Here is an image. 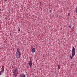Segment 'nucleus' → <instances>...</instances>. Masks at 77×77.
Returning a JSON list of instances; mask_svg holds the SVG:
<instances>
[{
    "label": "nucleus",
    "instance_id": "obj_1",
    "mask_svg": "<svg viewBox=\"0 0 77 77\" xmlns=\"http://www.w3.org/2000/svg\"><path fill=\"white\" fill-rule=\"evenodd\" d=\"M17 52H16V57L17 59H19L20 58V56H21V52H20V50L19 48H17Z\"/></svg>",
    "mask_w": 77,
    "mask_h": 77
},
{
    "label": "nucleus",
    "instance_id": "obj_2",
    "mask_svg": "<svg viewBox=\"0 0 77 77\" xmlns=\"http://www.w3.org/2000/svg\"><path fill=\"white\" fill-rule=\"evenodd\" d=\"M17 68H16L14 71L13 75L15 76L14 77H16L17 76V74H18V70H17Z\"/></svg>",
    "mask_w": 77,
    "mask_h": 77
},
{
    "label": "nucleus",
    "instance_id": "obj_3",
    "mask_svg": "<svg viewBox=\"0 0 77 77\" xmlns=\"http://www.w3.org/2000/svg\"><path fill=\"white\" fill-rule=\"evenodd\" d=\"M72 56H73V57H74V56H75V49H72Z\"/></svg>",
    "mask_w": 77,
    "mask_h": 77
},
{
    "label": "nucleus",
    "instance_id": "obj_4",
    "mask_svg": "<svg viewBox=\"0 0 77 77\" xmlns=\"http://www.w3.org/2000/svg\"><path fill=\"white\" fill-rule=\"evenodd\" d=\"M32 64H33V63H32V60H30L29 64V65L30 68L32 67Z\"/></svg>",
    "mask_w": 77,
    "mask_h": 77
},
{
    "label": "nucleus",
    "instance_id": "obj_5",
    "mask_svg": "<svg viewBox=\"0 0 77 77\" xmlns=\"http://www.w3.org/2000/svg\"><path fill=\"white\" fill-rule=\"evenodd\" d=\"M20 77H25V75L23 73H22L20 75Z\"/></svg>",
    "mask_w": 77,
    "mask_h": 77
},
{
    "label": "nucleus",
    "instance_id": "obj_6",
    "mask_svg": "<svg viewBox=\"0 0 77 77\" xmlns=\"http://www.w3.org/2000/svg\"><path fill=\"white\" fill-rule=\"evenodd\" d=\"M32 51L33 53H34V52H35V49L34 48H33L32 50Z\"/></svg>",
    "mask_w": 77,
    "mask_h": 77
},
{
    "label": "nucleus",
    "instance_id": "obj_7",
    "mask_svg": "<svg viewBox=\"0 0 77 77\" xmlns=\"http://www.w3.org/2000/svg\"><path fill=\"white\" fill-rule=\"evenodd\" d=\"M5 69V68L4 66H2V71H3Z\"/></svg>",
    "mask_w": 77,
    "mask_h": 77
},
{
    "label": "nucleus",
    "instance_id": "obj_8",
    "mask_svg": "<svg viewBox=\"0 0 77 77\" xmlns=\"http://www.w3.org/2000/svg\"><path fill=\"white\" fill-rule=\"evenodd\" d=\"M0 75H2V74H3V72L1 70V71H0Z\"/></svg>",
    "mask_w": 77,
    "mask_h": 77
},
{
    "label": "nucleus",
    "instance_id": "obj_9",
    "mask_svg": "<svg viewBox=\"0 0 77 77\" xmlns=\"http://www.w3.org/2000/svg\"><path fill=\"white\" fill-rule=\"evenodd\" d=\"M58 69H60V65H59L58 66Z\"/></svg>",
    "mask_w": 77,
    "mask_h": 77
},
{
    "label": "nucleus",
    "instance_id": "obj_10",
    "mask_svg": "<svg viewBox=\"0 0 77 77\" xmlns=\"http://www.w3.org/2000/svg\"><path fill=\"white\" fill-rule=\"evenodd\" d=\"M70 57L71 59H72L73 57V56H72H72H70Z\"/></svg>",
    "mask_w": 77,
    "mask_h": 77
},
{
    "label": "nucleus",
    "instance_id": "obj_11",
    "mask_svg": "<svg viewBox=\"0 0 77 77\" xmlns=\"http://www.w3.org/2000/svg\"><path fill=\"white\" fill-rule=\"evenodd\" d=\"M69 28H71V24L69 25Z\"/></svg>",
    "mask_w": 77,
    "mask_h": 77
},
{
    "label": "nucleus",
    "instance_id": "obj_12",
    "mask_svg": "<svg viewBox=\"0 0 77 77\" xmlns=\"http://www.w3.org/2000/svg\"><path fill=\"white\" fill-rule=\"evenodd\" d=\"M72 50H75V48H74V46L73 47Z\"/></svg>",
    "mask_w": 77,
    "mask_h": 77
},
{
    "label": "nucleus",
    "instance_id": "obj_13",
    "mask_svg": "<svg viewBox=\"0 0 77 77\" xmlns=\"http://www.w3.org/2000/svg\"><path fill=\"white\" fill-rule=\"evenodd\" d=\"M18 31L19 32H20V29L19 28V29H18Z\"/></svg>",
    "mask_w": 77,
    "mask_h": 77
},
{
    "label": "nucleus",
    "instance_id": "obj_14",
    "mask_svg": "<svg viewBox=\"0 0 77 77\" xmlns=\"http://www.w3.org/2000/svg\"><path fill=\"white\" fill-rule=\"evenodd\" d=\"M2 72H3H3H5V69L3 70H2Z\"/></svg>",
    "mask_w": 77,
    "mask_h": 77
},
{
    "label": "nucleus",
    "instance_id": "obj_15",
    "mask_svg": "<svg viewBox=\"0 0 77 77\" xmlns=\"http://www.w3.org/2000/svg\"><path fill=\"white\" fill-rule=\"evenodd\" d=\"M5 2H6V1H7V0H5Z\"/></svg>",
    "mask_w": 77,
    "mask_h": 77
},
{
    "label": "nucleus",
    "instance_id": "obj_16",
    "mask_svg": "<svg viewBox=\"0 0 77 77\" xmlns=\"http://www.w3.org/2000/svg\"><path fill=\"white\" fill-rule=\"evenodd\" d=\"M1 11V9L0 8V11Z\"/></svg>",
    "mask_w": 77,
    "mask_h": 77
}]
</instances>
